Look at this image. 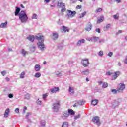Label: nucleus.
Segmentation results:
<instances>
[{"instance_id":"4468645a","label":"nucleus","mask_w":127,"mask_h":127,"mask_svg":"<svg viewBox=\"0 0 127 127\" xmlns=\"http://www.w3.org/2000/svg\"><path fill=\"white\" fill-rule=\"evenodd\" d=\"M35 39V37L32 35H30L28 37H27V39L29 40V41H31V42H33Z\"/></svg>"},{"instance_id":"4d7b16f0","label":"nucleus","mask_w":127,"mask_h":127,"mask_svg":"<svg viewBox=\"0 0 127 127\" xmlns=\"http://www.w3.org/2000/svg\"><path fill=\"white\" fill-rule=\"evenodd\" d=\"M112 74H113V73H112L110 71H108V72H106V75L107 76H111V75H112Z\"/></svg>"},{"instance_id":"6e6552de","label":"nucleus","mask_w":127,"mask_h":127,"mask_svg":"<svg viewBox=\"0 0 127 127\" xmlns=\"http://www.w3.org/2000/svg\"><path fill=\"white\" fill-rule=\"evenodd\" d=\"M125 88H126L125 84H124L123 83H121L120 85L119 86V88H118L117 89V91H118V93H121V92H123V91H124V90H125Z\"/></svg>"},{"instance_id":"a878e982","label":"nucleus","mask_w":127,"mask_h":127,"mask_svg":"<svg viewBox=\"0 0 127 127\" xmlns=\"http://www.w3.org/2000/svg\"><path fill=\"white\" fill-rule=\"evenodd\" d=\"M58 36H59L58 33L55 32L53 33V37L54 40H56V39H57L58 38Z\"/></svg>"},{"instance_id":"6ab92c4d","label":"nucleus","mask_w":127,"mask_h":127,"mask_svg":"<svg viewBox=\"0 0 127 127\" xmlns=\"http://www.w3.org/2000/svg\"><path fill=\"white\" fill-rule=\"evenodd\" d=\"M67 113H68L69 116H70V115L71 116H74V115H75V111H74V110H73L71 109H68Z\"/></svg>"},{"instance_id":"473e14b6","label":"nucleus","mask_w":127,"mask_h":127,"mask_svg":"<svg viewBox=\"0 0 127 127\" xmlns=\"http://www.w3.org/2000/svg\"><path fill=\"white\" fill-rule=\"evenodd\" d=\"M69 127V125L68 124V122H64L62 125V127Z\"/></svg>"},{"instance_id":"c9c22d12","label":"nucleus","mask_w":127,"mask_h":127,"mask_svg":"<svg viewBox=\"0 0 127 127\" xmlns=\"http://www.w3.org/2000/svg\"><path fill=\"white\" fill-rule=\"evenodd\" d=\"M22 54L23 56H26V54H27V52H26L24 49L22 50Z\"/></svg>"},{"instance_id":"72a5a7b5","label":"nucleus","mask_w":127,"mask_h":127,"mask_svg":"<svg viewBox=\"0 0 127 127\" xmlns=\"http://www.w3.org/2000/svg\"><path fill=\"white\" fill-rule=\"evenodd\" d=\"M86 13H87L86 12H84L81 14H79V18H82V17H84L86 15Z\"/></svg>"},{"instance_id":"680f3d73","label":"nucleus","mask_w":127,"mask_h":127,"mask_svg":"<svg viewBox=\"0 0 127 127\" xmlns=\"http://www.w3.org/2000/svg\"><path fill=\"white\" fill-rule=\"evenodd\" d=\"M123 31L122 30H119L117 33H116V35H119L120 33H122Z\"/></svg>"},{"instance_id":"4c0bfd02","label":"nucleus","mask_w":127,"mask_h":127,"mask_svg":"<svg viewBox=\"0 0 127 127\" xmlns=\"http://www.w3.org/2000/svg\"><path fill=\"white\" fill-rule=\"evenodd\" d=\"M103 9L101 8H98L95 10V13H98V12H102Z\"/></svg>"},{"instance_id":"69168bd1","label":"nucleus","mask_w":127,"mask_h":127,"mask_svg":"<svg viewBox=\"0 0 127 127\" xmlns=\"http://www.w3.org/2000/svg\"><path fill=\"white\" fill-rule=\"evenodd\" d=\"M79 105L78 104V102H77L76 103H75L74 105H73V107H78Z\"/></svg>"},{"instance_id":"ddd939ff","label":"nucleus","mask_w":127,"mask_h":127,"mask_svg":"<svg viewBox=\"0 0 127 127\" xmlns=\"http://www.w3.org/2000/svg\"><path fill=\"white\" fill-rule=\"evenodd\" d=\"M20 10H21V9L20 7H16V9L15 10V16H19V14H20Z\"/></svg>"},{"instance_id":"37998d69","label":"nucleus","mask_w":127,"mask_h":127,"mask_svg":"<svg viewBox=\"0 0 127 127\" xmlns=\"http://www.w3.org/2000/svg\"><path fill=\"white\" fill-rule=\"evenodd\" d=\"M36 103L37 104H38V105H42V102L41 100H40L39 99L37 100Z\"/></svg>"},{"instance_id":"412c9836","label":"nucleus","mask_w":127,"mask_h":127,"mask_svg":"<svg viewBox=\"0 0 127 127\" xmlns=\"http://www.w3.org/2000/svg\"><path fill=\"white\" fill-rule=\"evenodd\" d=\"M62 32H69V29H68V27L63 26L62 28Z\"/></svg>"},{"instance_id":"338daca9","label":"nucleus","mask_w":127,"mask_h":127,"mask_svg":"<svg viewBox=\"0 0 127 127\" xmlns=\"http://www.w3.org/2000/svg\"><path fill=\"white\" fill-rule=\"evenodd\" d=\"M115 1L117 3H120V2H121V0H115Z\"/></svg>"},{"instance_id":"2f4dec72","label":"nucleus","mask_w":127,"mask_h":127,"mask_svg":"<svg viewBox=\"0 0 127 127\" xmlns=\"http://www.w3.org/2000/svg\"><path fill=\"white\" fill-rule=\"evenodd\" d=\"M34 77H35V78H40V77H41V74L39 72H37L35 73Z\"/></svg>"},{"instance_id":"c03bdc74","label":"nucleus","mask_w":127,"mask_h":127,"mask_svg":"<svg viewBox=\"0 0 127 127\" xmlns=\"http://www.w3.org/2000/svg\"><path fill=\"white\" fill-rule=\"evenodd\" d=\"M108 86V83L106 82L103 83L102 84V88H107Z\"/></svg>"},{"instance_id":"5701e85b","label":"nucleus","mask_w":127,"mask_h":127,"mask_svg":"<svg viewBox=\"0 0 127 127\" xmlns=\"http://www.w3.org/2000/svg\"><path fill=\"white\" fill-rule=\"evenodd\" d=\"M81 74L82 75L88 76V75H89V74H90V71L89 70V69H86V70L82 71L81 72Z\"/></svg>"},{"instance_id":"aec40b11","label":"nucleus","mask_w":127,"mask_h":127,"mask_svg":"<svg viewBox=\"0 0 127 127\" xmlns=\"http://www.w3.org/2000/svg\"><path fill=\"white\" fill-rule=\"evenodd\" d=\"M31 115V113L28 112L26 115V119L28 122V123H31V120L29 119V116Z\"/></svg>"},{"instance_id":"393cba45","label":"nucleus","mask_w":127,"mask_h":127,"mask_svg":"<svg viewBox=\"0 0 127 127\" xmlns=\"http://www.w3.org/2000/svg\"><path fill=\"white\" fill-rule=\"evenodd\" d=\"M99 39H100V38L99 37L93 36L90 39V40H91V41H93V40H94V41H98Z\"/></svg>"},{"instance_id":"13d9d810","label":"nucleus","mask_w":127,"mask_h":127,"mask_svg":"<svg viewBox=\"0 0 127 127\" xmlns=\"http://www.w3.org/2000/svg\"><path fill=\"white\" fill-rule=\"evenodd\" d=\"M99 43H104L105 42V40L104 39H102L99 41Z\"/></svg>"},{"instance_id":"9d476101","label":"nucleus","mask_w":127,"mask_h":127,"mask_svg":"<svg viewBox=\"0 0 127 127\" xmlns=\"http://www.w3.org/2000/svg\"><path fill=\"white\" fill-rule=\"evenodd\" d=\"M50 91L52 93L55 94L57 93V92H59L60 89H59V87L55 86L54 87L51 88L50 89Z\"/></svg>"},{"instance_id":"09e8293b","label":"nucleus","mask_w":127,"mask_h":127,"mask_svg":"<svg viewBox=\"0 0 127 127\" xmlns=\"http://www.w3.org/2000/svg\"><path fill=\"white\" fill-rule=\"evenodd\" d=\"M30 97V95L29 94H28V93H27V94H26V95H25V99H29Z\"/></svg>"},{"instance_id":"f257e3e1","label":"nucleus","mask_w":127,"mask_h":127,"mask_svg":"<svg viewBox=\"0 0 127 127\" xmlns=\"http://www.w3.org/2000/svg\"><path fill=\"white\" fill-rule=\"evenodd\" d=\"M35 38L38 40L37 44L39 49L40 50H41V51H43L44 48H45V46L43 43V42H44V37L43 36H36Z\"/></svg>"},{"instance_id":"de8ad7c7","label":"nucleus","mask_w":127,"mask_h":127,"mask_svg":"<svg viewBox=\"0 0 127 127\" xmlns=\"http://www.w3.org/2000/svg\"><path fill=\"white\" fill-rule=\"evenodd\" d=\"M31 50H32V52H34V51H35V46H32L31 47Z\"/></svg>"},{"instance_id":"bb28decb","label":"nucleus","mask_w":127,"mask_h":127,"mask_svg":"<svg viewBox=\"0 0 127 127\" xmlns=\"http://www.w3.org/2000/svg\"><path fill=\"white\" fill-rule=\"evenodd\" d=\"M9 108H7L5 112V114L4 115L5 118H7L8 117V114H9Z\"/></svg>"},{"instance_id":"79ce46f5","label":"nucleus","mask_w":127,"mask_h":127,"mask_svg":"<svg viewBox=\"0 0 127 127\" xmlns=\"http://www.w3.org/2000/svg\"><path fill=\"white\" fill-rule=\"evenodd\" d=\"M81 118V114H78V115L75 116L74 117V120H77V119H80Z\"/></svg>"},{"instance_id":"603ef678","label":"nucleus","mask_w":127,"mask_h":127,"mask_svg":"<svg viewBox=\"0 0 127 127\" xmlns=\"http://www.w3.org/2000/svg\"><path fill=\"white\" fill-rule=\"evenodd\" d=\"M65 11H66V8L65 7H64L62 8L61 12H65Z\"/></svg>"},{"instance_id":"5fc2aeb1","label":"nucleus","mask_w":127,"mask_h":127,"mask_svg":"<svg viewBox=\"0 0 127 127\" xmlns=\"http://www.w3.org/2000/svg\"><path fill=\"white\" fill-rule=\"evenodd\" d=\"M15 112L17 114H19V108H17L15 110Z\"/></svg>"},{"instance_id":"7c9ffc66","label":"nucleus","mask_w":127,"mask_h":127,"mask_svg":"<svg viewBox=\"0 0 127 127\" xmlns=\"http://www.w3.org/2000/svg\"><path fill=\"white\" fill-rule=\"evenodd\" d=\"M84 103H85V102H84V101H82V100H79L77 102V104H78V106H82V105H84Z\"/></svg>"},{"instance_id":"f03ea898","label":"nucleus","mask_w":127,"mask_h":127,"mask_svg":"<svg viewBox=\"0 0 127 127\" xmlns=\"http://www.w3.org/2000/svg\"><path fill=\"white\" fill-rule=\"evenodd\" d=\"M19 19L22 23H26L28 20V16L24 11H21L19 15Z\"/></svg>"},{"instance_id":"4be33fe9","label":"nucleus","mask_w":127,"mask_h":127,"mask_svg":"<svg viewBox=\"0 0 127 127\" xmlns=\"http://www.w3.org/2000/svg\"><path fill=\"white\" fill-rule=\"evenodd\" d=\"M40 69H41V67L39 64H36L35 66V70L36 72H39L40 71Z\"/></svg>"},{"instance_id":"e433bc0d","label":"nucleus","mask_w":127,"mask_h":127,"mask_svg":"<svg viewBox=\"0 0 127 127\" xmlns=\"http://www.w3.org/2000/svg\"><path fill=\"white\" fill-rule=\"evenodd\" d=\"M111 91L112 94H113L114 95H116V94L118 93V90L116 89H111Z\"/></svg>"},{"instance_id":"f3484780","label":"nucleus","mask_w":127,"mask_h":127,"mask_svg":"<svg viewBox=\"0 0 127 127\" xmlns=\"http://www.w3.org/2000/svg\"><path fill=\"white\" fill-rule=\"evenodd\" d=\"M111 27H112V24H108L104 27L103 30L104 31H108V30H109Z\"/></svg>"},{"instance_id":"dca6fc26","label":"nucleus","mask_w":127,"mask_h":127,"mask_svg":"<svg viewBox=\"0 0 127 127\" xmlns=\"http://www.w3.org/2000/svg\"><path fill=\"white\" fill-rule=\"evenodd\" d=\"M85 42H86V40L84 39L79 40L77 41L76 45H77V46H81V44H82V43L84 44Z\"/></svg>"},{"instance_id":"9b49d317","label":"nucleus","mask_w":127,"mask_h":127,"mask_svg":"<svg viewBox=\"0 0 127 127\" xmlns=\"http://www.w3.org/2000/svg\"><path fill=\"white\" fill-rule=\"evenodd\" d=\"M92 27L93 26L92 25V24L91 23V22L88 23L85 28L86 31H91V30H92Z\"/></svg>"},{"instance_id":"052dcab7","label":"nucleus","mask_w":127,"mask_h":127,"mask_svg":"<svg viewBox=\"0 0 127 127\" xmlns=\"http://www.w3.org/2000/svg\"><path fill=\"white\" fill-rule=\"evenodd\" d=\"M6 74V71H3L1 72V75H2V76H4V75H5Z\"/></svg>"},{"instance_id":"58836bf2","label":"nucleus","mask_w":127,"mask_h":127,"mask_svg":"<svg viewBox=\"0 0 127 127\" xmlns=\"http://www.w3.org/2000/svg\"><path fill=\"white\" fill-rule=\"evenodd\" d=\"M56 75L57 77H61L62 76V73L58 71L56 73Z\"/></svg>"},{"instance_id":"ea45409f","label":"nucleus","mask_w":127,"mask_h":127,"mask_svg":"<svg viewBox=\"0 0 127 127\" xmlns=\"http://www.w3.org/2000/svg\"><path fill=\"white\" fill-rule=\"evenodd\" d=\"M113 17L114 19H119V14L117 13L116 15H114Z\"/></svg>"},{"instance_id":"cd10ccee","label":"nucleus","mask_w":127,"mask_h":127,"mask_svg":"<svg viewBox=\"0 0 127 127\" xmlns=\"http://www.w3.org/2000/svg\"><path fill=\"white\" fill-rule=\"evenodd\" d=\"M6 25H7V21L5 22L4 23H2L0 26V27L1 28H4Z\"/></svg>"},{"instance_id":"c756f323","label":"nucleus","mask_w":127,"mask_h":127,"mask_svg":"<svg viewBox=\"0 0 127 127\" xmlns=\"http://www.w3.org/2000/svg\"><path fill=\"white\" fill-rule=\"evenodd\" d=\"M104 20V16H101L99 18V19L97 21V23H101V22H102Z\"/></svg>"},{"instance_id":"7ed1b4c3","label":"nucleus","mask_w":127,"mask_h":127,"mask_svg":"<svg viewBox=\"0 0 127 127\" xmlns=\"http://www.w3.org/2000/svg\"><path fill=\"white\" fill-rule=\"evenodd\" d=\"M60 108V102L58 101L57 102L54 103L53 104L52 110L55 113H57L59 110Z\"/></svg>"},{"instance_id":"39448f33","label":"nucleus","mask_w":127,"mask_h":127,"mask_svg":"<svg viewBox=\"0 0 127 127\" xmlns=\"http://www.w3.org/2000/svg\"><path fill=\"white\" fill-rule=\"evenodd\" d=\"M92 122L94 123V124H96L97 126H100L101 125V122H100V117L99 116H95L92 118Z\"/></svg>"},{"instance_id":"864d4df0","label":"nucleus","mask_w":127,"mask_h":127,"mask_svg":"<svg viewBox=\"0 0 127 127\" xmlns=\"http://www.w3.org/2000/svg\"><path fill=\"white\" fill-rule=\"evenodd\" d=\"M57 24L59 25H62V24H63V23L61 22V21H60V19H59L58 22H57Z\"/></svg>"},{"instance_id":"c85d7f7f","label":"nucleus","mask_w":127,"mask_h":127,"mask_svg":"<svg viewBox=\"0 0 127 127\" xmlns=\"http://www.w3.org/2000/svg\"><path fill=\"white\" fill-rule=\"evenodd\" d=\"M46 124V122H45V120H42L41 121V126L42 127H45Z\"/></svg>"},{"instance_id":"6e6d98bb","label":"nucleus","mask_w":127,"mask_h":127,"mask_svg":"<svg viewBox=\"0 0 127 127\" xmlns=\"http://www.w3.org/2000/svg\"><path fill=\"white\" fill-rule=\"evenodd\" d=\"M108 56H109V57H112V56H113V52H110L108 53Z\"/></svg>"},{"instance_id":"a211bd4d","label":"nucleus","mask_w":127,"mask_h":127,"mask_svg":"<svg viewBox=\"0 0 127 127\" xmlns=\"http://www.w3.org/2000/svg\"><path fill=\"white\" fill-rule=\"evenodd\" d=\"M65 5H66V4L64 3L58 2L57 6L59 8H62L65 7Z\"/></svg>"},{"instance_id":"a19ab883","label":"nucleus","mask_w":127,"mask_h":127,"mask_svg":"<svg viewBox=\"0 0 127 127\" xmlns=\"http://www.w3.org/2000/svg\"><path fill=\"white\" fill-rule=\"evenodd\" d=\"M37 17H38L37 14H33L32 17V19H37Z\"/></svg>"},{"instance_id":"f704fd0d","label":"nucleus","mask_w":127,"mask_h":127,"mask_svg":"<svg viewBox=\"0 0 127 127\" xmlns=\"http://www.w3.org/2000/svg\"><path fill=\"white\" fill-rule=\"evenodd\" d=\"M25 76V72H22L21 73L20 75V78L21 79H24Z\"/></svg>"},{"instance_id":"3c124183","label":"nucleus","mask_w":127,"mask_h":127,"mask_svg":"<svg viewBox=\"0 0 127 127\" xmlns=\"http://www.w3.org/2000/svg\"><path fill=\"white\" fill-rule=\"evenodd\" d=\"M96 32H98V33H101V29L100 28H97L95 29Z\"/></svg>"},{"instance_id":"bf43d9fd","label":"nucleus","mask_w":127,"mask_h":127,"mask_svg":"<svg viewBox=\"0 0 127 127\" xmlns=\"http://www.w3.org/2000/svg\"><path fill=\"white\" fill-rule=\"evenodd\" d=\"M47 97V95H46V94H43V100H45V99H46Z\"/></svg>"},{"instance_id":"423d86ee","label":"nucleus","mask_w":127,"mask_h":127,"mask_svg":"<svg viewBox=\"0 0 127 127\" xmlns=\"http://www.w3.org/2000/svg\"><path fill=\"white\" fill-rule=\"evenodd\" d=\"M120 100L117 99L116 100H113L111 103V107L115 109V108H117L119 105H120Z\"/></svg>"},{"instance_id":"49530a36","label":"nucleus","mask_w":127,"mask_h":127,"mask_svg":"<svg viewBox=\"0 0 127 127\" xmlns=\"http://www.w3.org/2000/svg\"><path fill=\"white\" fill-rule=\"evenodd\" d=\"M27 110V107L26 106L24 107V109L23 110V115H24L26 113V111Z\"/></svg>"},{"instance_id":"774afa93","label":"nucleus","mask_w":127,"mask_h":127,"mask_svg":"<svg viewBox=\"0 0 127 127\" xmlns=\"http://www.w3.org/2000/svg\"><path fill=\"white\" fill-rule=\"evenodd\" d=\"M98 84H99V85H102V84H103V81H100L98 82Z\"/></svg>"},{"instance_id":"8fccbe9b","label":"nucleus","mask_w":127,"mask_h":127,"mask_svg":"<svg viewBox=\"0 0 127 127\" xmlns=\"http://www.w3.org/2000/svg\"><path fill=\"white\" fill-rule=\"evenodd\" d=\"M8 97L10 98V99H11L12 98H13V94L10 93V94H9L8 95Z\"/></svg>"},{"instance_id":"b1692460","label":"nucleus","mask_w":127,"mask_h":127,"mask_svg":"<svg viewBox=\"0 0 127 127\" xmlns=\"http://www.w3.org/2000/svg\"><path fill=\"white\" fill-rule=\"evenodd\" d=\"M98 103H99V100H98L97 99H95V100H92L91 101V104L93 106H96V105L98 104Z\"/></svg>"},{"instance_id":"0eeeda50","label":"nucleus","mask_w":127,"mask_h":127,"mask_svg":"<svg viewBox=\"0 0 127 127\" xmlns=\"http://www.w3.org/2000/svg\"><path fill=\"white\" fill-rule=\"evenodd\" d=\"M81 63L84 67H88L90 63H89V60L88 59H84L82 60Z\"/></svg>"},{"instance_id":"1a4fd4ad","label":"nucleus","mask_w":127,"mask_h":127,"mask_svg":"<svg viewBox=\"0 0 127 127\" xmlns=\"http://www.w3.org/2000/svg\"><path fill=\"white\" fill-rule=\"evenodd\" d=\"M68 117H69V113H68V112L64 111L63 112L62 115V118L63 120H66Z\"/></svg>"},{"instance_id":"a18cd8bd","label":"nucleus","mask_w":127,"mask_h":127,"mask_svg":"<svg viewBox=\"0 0 127 127\" xmlns=\"http://www.w3.org/2000/svg\"><path fill=\"white\" fill-rule=\"evenodd\" d=\"M98 55H99V56H100L101 57H102V56H103V55H104V53L103 52V51H100L98 53Z\"/></svg>"},{"instance_id":"e2e57ef3","label":"nucleus","mask_w":127,"mask_h":127,"mask_svg":"<svg viewBox=\"0 0 127 127\" xmlns=\"http://www.w3.org/2000/svg\"><path fill=\"white\" fill-rule=\"evenodd\" d=\"M76 8H77V9H80V8H82V6L78 5L77 6Z\"/></svg>"},{"instance_id":"2eb2a0df","label":"nucleus","mask_w":127,"mask_h":127,"mask_svg":"<svg viewBox=\"0 0 127 127\" xmlns=\"http://www.w3.org/2000/svg\"><path fill=\"white\" fill-rule=\"evenodd\" d=\"M68 92L70 95H74L75 93V89H74V87L72 86L69 87Z\"/></svg>"},{"instance_id":"20e7f679","label":"nucleus","mask_w":127,"mask_h":127,"mask_svg":"<svg viewBox=\"0 0 127 127\" xmlns=\"http://www.w3.org/2000/svg\"><path fill=\"white\" fill-rule=\"evenodd\" d=\"M67 14L66 15V16L68 18L70 17H73L75 16L76 14V11H71V10H67Z\"/></svg>"},{"instance_id":"f8f14e48","label":"nucleus","mask_w":127,"mask_h":127,"mask_svg":"<svg viewBox=\"0 0 127 127\" xmlns=\"http://www.w3.org/2000/svg\"><path fill=\"white\" fill-rule=\"evenodd\" d=\"M114 74V75L112 77V80H116V79H117V78H118V77H119V76L121 75V72L116 71V72H115Z\"/></svg>"},{"instance_id":"0e129e2a","label":"nucleus","mask_w":127,"mask_h":127,"mask_svg":"<svg viewBox=\"0 0 127 127\" xmlns=\"http://www.w3.org/2000/svg\"><path fill=\"white\" fill-rule=\"evenodd\" d=\"M124 63H125V64H127V56L126 57V58L125 59Z\"/></svg>"}]
</instances>
